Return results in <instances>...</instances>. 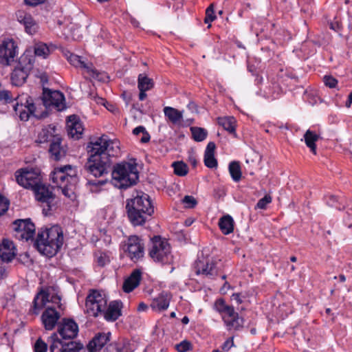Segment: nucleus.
<instances>
[{"instance_id":"nucleus-55","label":"nucleus","mask_w":352,"mask_h":352,"mask_svg":"<svg viewBox=\"0 0 352 352\" xmlns=\"http://www.w3.org/2000/svg\"><path fill=\"white\" fill-rule=\"evenodd\" d=\"M215 148V144L213 142H210L206 146L204 155H214Z\"/></svg>"},{"instance_id":"nucleus-39","label":"nucleus","mask_w":352,"mask_h":352,"mask_svg":"<svg viewBox=\"0 0 352 352\" xmlns=\"http://www.w3.org/2000/svg\"><path fill=\"white\" fill-rule=\"evenodd\" d=\"M193 139L196 142H201L207 137V131L204 128L193 126L190 128Z\"/></svg>"},{"instance_id":"nucleus-17","label":"nucleus","mask_w":352,"mask_h":352,"mask_svg":"<svg viewBox=\"0 0 352 352\" xmlns=\"http://www.w3.org/2000/svg\"><path fill=\"white\" fill-rule=\"evenodd\" d=\"M222 320L229 331H239L243 327V318L239 317V314L234 311L232 306H230L228 311L223 313Z\"/></svg>"},{"instance_id":"nucleus-61","label":"nucleus","mask_w":352,"mask_h":352,"mask_svg":"<svg viewBox=\"0 0 352 352\" xmlns=\"http://www.w3.org/2000/svg\"><path fill=\"white\" fill-rule=\"evenodd\" d=\"M144 131H146V129L143 126H139L133 130V133L138 135L140 133H143Z\"/></svg>"},{"instance_id":"nucleus-32","label":"nucleus","mask_w":352,"mask_h":352,"mask_svg":"<svg viewBox=\"0 0 352 352\" xmlns=\"http://www.w3.org/2000/svg\"><path fill=\"white\" fill-rule=\"evenodd\" d=\"M236 120L234 117H223L218 118V124L230 133L236 137Z\"/></svg>"},{"instance_id":"nucleus-35","label":"nucleus","mask_w":352,"mask_h":352,"mask_svg":"<svg viewBox=\"0 0 352 352\" xmlns=\"http://www.w3.org/2000/svg\"><path fill=\"white\" fill-rule=\"evenodd\" d=\"M55 132V127H52L49 126L48 129H43L38 135V140L40 143H44L47 142H52V140L55 136H58V135H54L53 133Z\"/></svg>"},{"instance_id":"nucleus-49","label":"nucleus","mask_w":352,"mask_h":352,"mask_svg":"<svg viewBox=\"0 0 352 352\" xmlns=\"http://www.w3.org/2000/svg\"><path fill=\"white\" fill-rule=\"evenodd\" d=\"M182 202L186 205V207L188 208H193L197 204L196 199L190 195L184 196L182 199Z\"/></svg>"},{"instance_id":"nucleus-56","label":"nucleus","mask_w":352,"mask_h":352,"mask_svg":"<svg viewBox=\"0 0 352 352\" xmlns=\"http://www.w3.org/2000/svg\"><path fill=\"white\" fill-rule=\"evenodd\" d=\"M234 346L233 338L228 339L223 344L222 349L225 351H228L232 346Z\"/></svg>"},{"instance_id":"nucleus-21","label":"nucleus","mask_w":352,"mask_h":352,"mask_svg":"<svg viewBox=\"0 0 352 352\" xmlns=\"http://www.w3.org/2000/svg\"><path fill=\"white\" fill-rule=\"evenodd\" d=\"M62 138L60 136H55L50 144L49 153L50 158L59 161L66 156L67 148L62 144Z\"/></svg>"},{"instance_id":"nucleus-59","label":"nucleus","mask_w":352,"mask_h":352,"mask_svg":"<svg viewBox=\"0 0 352 352\" xmlns=\"http://www.w3.org/2000/svg\"><path fill=\"white\" fill-rule=\"evenodd\" d=\"M328 197L329 199L327 200V204L330 206H336L335 204L338 201L337 197L334 195H329Z\"/></svg>"},{"instance_id":"nucleus-62","label":"nucleus","mask_w":352,"mask_h":352,"mask_svg":"<svg viewBox=\"0 0 352 352\" xmlns=\"http://www.w3.org/2000/svg\"><path fill=\"white\" fill-rule=\"evenodd\" d=\"M122 96L123 99L125 100L126 104L128 105L131 101V94L127 93L126 91H123V93L122 94Z\"/></svg>"},{"instance_id":"nucleus-13","label":"nucleus","mask_w":352,"mask_h":352,"mask_svg":"<svg viewBox=\"0 0 352 352\" xmlns=\"http://www.w3.org/2000/svg\"><path fill=\"white\" fill-rule=\"evenodd\" d=\"M41 100L46 108L54 107L58 111H63L66 108L65 96L59 91H52L44 88Z\"/></svg>"},{"instance_id":"nucleus-5","label":"nucleus","mask_w":352,"mask_h":352,"mask_svg":"<svg viewBox=\"0 0 352 352\" xmlns=\"http://www.w3.org/2000/svg\"><path fill=\"white\" fill-rule=\"evenodd\" d=\"M111 171L113 183L119 188L126 189L133 186L139 177L136 164L126 162L116 164Z\"/></svg>"},{"instance_id":"nucleus-40","label":"nucleus","mask_w":352,"mask_h":352,"mask_svg":"<svg viewBox=\"0 0 352 352\" xmlns=\"http://www.w3.org/2000/svg\"><path fill=\"white\" fill-rule=\"evenodd\" d=\"M14 109L16 113L19 114L20 119L23 121H27L31 115L28 110L24 108L22 104L20 105L17 104L14 106Z\"/></svg>"},{"instance_id":"nucleus-26","label":"nucleus","mask_w":352,"mask_h":352,"mask_svg":"<svg viewBox=\"0 0 352 352\" xmlns=\"http://www.w3.org/2000/svg\"><path fill=\"white\" fill-rule=\"evenodd\" d=\"M15 248L12 241L3 239L0 244V259L3 262L9 263L16 256Z\"/></svg>"},{"instance_id":"nucleus-51","label":"nucleus","mask_w":352,"mask_h":352,"mask_svg":"<svg viewBox=\"0 0 352 352\" xmlns=\"http://www.w3.org/2000/svg\"><path fill=\"white\" fill-rule=\"evenodd\" d=\"M272 197L270 195H265L264 197L258 200L256 208L260 209H265L268 204L271 203Z\"/></svg>"},{"instance_id":"nucleus-42","label":"nucleus","mask_w":352,"mask_h":352,"mask_svg":"<svg viewBox=\"0 0 352 352\" xmlns=\"http://www.w3.org/2000/svg\"><path fill=\"white\" fill-rule=\"evenodd\" d=\"M216 19V15L214 14V5L210 4L206 10V16L204 19V22L206 23H208V28L211 27L210 23L214 21Z\"/></svg>"},{"instance_id":"nucleus-22","label":"nucleus","mask_w":352,"mask_h":352,"mask_svg":"<svg viewBox=\"0 0 352 352\" xmlns=\"http://www.w3.org/2000/svg\"><path fill=\"white\" fill-rule=\"evenodd\" d=\"M67 125L68 127V135L74 139L79 140L84 130L79 118L76 115L69 116Z\"/></svg>"},{"instance_id":"nucleus-3","label":"nucleus","mask_w":352,"mask_h":352,"mask_svg":"<svg viewBox=\"0 0 352 352\" xmlns=\"http://www.w3.org/2000/svg\"><path fill=\"white\" fill-rule=\"evenodd\" d=\"M64 241L62 229L54 226L38 232L34 246L43 255L47 257L55 256L61 248Z\"/></svg>"},{"instance_id":"nucleus-7","label":"nucleus","mask_w":352,"mask_h":352,"mask_svg":"<svg viewBox=\"0 0 352 352\" xmlns=\"http://www.w3.org/2000/svg\"><path fill=\"white\" fill-rule=\"evenodd\" d=\"M148 255L153 261L162 264H168L173 261L170 245L165 239L154 236L151 239Z\"/></svg>"},{"instance_id":"nucleus-6","label":"nucleus","mask_w":352,"mask_h":352,"mask_svg":"<svg viewBox=\"0 0 352 352\" xmlns=\"http://www.w3.org/2000/svg\"><path fill=\"white\" fill-rule=\"evenodd\" d=\"M34 64V57L30 49H28L20 56L16 66L11 73V82L15 86L23 85L32 69Z\"/></svg>"},{"instance_id":"nucleus-50","label":"nucleus","mask_w":352,"mask_h":352,"mask_svg":"<svg viewBox=\"0 0 352 352\" xmlns=\"http://www.w3.org/2000/svg\"><path fill=\"white\" fill-rule=\"evenodd\" d=\"M9 200L0 195V216L4 214L9 207Z\"/></svg>"},{"instance_id":"nucleus-38","label":"nucleus","mask_w":352,"mask_h":352,"mask_svg":"<svg viewBox=\"0 0 352 352\" xmlns=\"http://www.w3.org/2000/svg\"><path fill=\"white\" fill-rule=\"evenodd\" d=\"M172 166L174 168V173L177 176L183 177L188 173L187 164L182 161L174 162L172 164Z\"/></svg>"},{"instance_id":"nucleus-8","label":"nucleus","mask_w":352,"mask_h":352,"mask_svg":"<svg viewBox=\"0 0 352 352\" xmlns=\"http://www.w3.org/2000/svg\"><path fill=\"white\" fill-rule=\"evenodd\" d=\"M52 190L53 188L50 185L42 183L33 190L35 199L43 208V213L45 215H47L52 211V204L55 199V195Z\"/></svg>"},{"instance_id":"nucleus-33","label":"nucleus","mask_w":352,"mask_h":352,"mask_svg":"<svg viewBox=\"0 0 352 352\" xmlns=\"http://www.w3.org/2000/svg\"><path fill=\"white\" fill-rule=\"evenodd\" d=\"M32 52V54L35 58L36 56H41L44 58H47L50 54V50L47 44L38 42L36 43L34 45L33 50H30Z\"/></svg>"},{"instance_id":"nucleus-57","label":"nucleus","mask_w":352,"mask_h":352,"mask_svg":"<svg viewBox=\"0 0 352 352\" xmlns=\"http://www.w3.org/2000/svg\"><path fill=\"white\" fill-rule=\"evenodd\" d=\"M25 4L31 6H36L41 3H43L45 0H24Z\"/></svg>"},{"instance_id":"nucleus-27","label":"nucleus","mask_w":352,"mask_h":352,"mask_svg":"<svg viewBox=\"0 0 352 352\" xmlns=\"http://www.w3.org/2000/svg\"><path fill=\"white\" fill-rule=\"evenodd\" d=\"M142 279V272L136 269L132 272L130 276L124 281L122 289L126 293L131 292L136 288Z\"/></svg>"},{"instance_id":"nucleus-9","label":"nucleus","mask_w":352,"mask_h":352,"mask_svg":"<svg viewBox=\"0 0 352 352\" xmlns=\"http://www.w3.org/2000/svg\"><path fill=\"white\" fill-rule=\"evenodd\" d=\"M107 300L97 290H92L86 298V312L91 316L97 317L106 309Z\"/></svg>"},{"instance_id":"nucleus-53","label":"nucleus","mask_w":352,"mask_h":352,"mask_svg":"<svg viewBox=\"0 0 352 352\" xmlns=\"http://www.w3.org/2000/svg\"><path fill=\"white\" fill-rule=\"evenodd\" d=\"M24 108L25 109H27L28 110V111L32 114V115H34L35 116H36L34 113H35V111H36V104L35 103L33 102V100L31 98H29L28 99H27L26 100V105L24 106Z\"/></svg>"},{"instance_id":"nucleus-29","label":"nucleus","mask_w":352,"mask_h":352,"mask_svg":"<svg viewBox=\"0 0 352 352\" xmlns=\"http://www.w3.org/2000/svg\"><path fill=\"white\" fill-rule=\"evenodd\" d=\"M320 136L316 132L308 129L304 134L305 142L311 152L316 155V142L319 140Z\"/></svg>"},{"instance_id":"nucleus-37","label":"nucleus","mask_w":352,"mask_h":352,"mask_svg":"<svg viewBox=\"0 0 352 352\" xmlns=\"http://www.w3.org/2000/svg\"><path fill=\"white\" fill-rule=\"evenodd\" d=\"M229 172L231 175L232 179L238 182L241 179V166L239 162H232L229 164Z\"/></svg>"},{"instance_id":"nucleus-64","label":"nucleus","mask_w":352,"mask_h":352,"mask_svg":"<svg viewBox=\"0 0 352 352\" xmlns=\"http://www.w3.org/2000/svg\"><path fill=\"white\" fill-rule=\"evenodd\" d=\"M139 90H140L139 100L140 101H142L146 98L147 95L146 94V91H147L148 90H146L145 89H139Z\"/></svg>"},{"instance_id":"nucleus-31","label":"nucleus","mask_w":352,"mask_h":352,"mask_svg":"<svg viewBox=\"0 0 352 352\" xmlns=\"http://www.w3.org/2000/svg\"><path fill=\"white\" fill-rule=\"evenodd\" d=\"M164 115L174 124L180 123L183 119L182 112L177 109L170 107H166L164 109Z\"/></svg>"},{"instance_id":"nucleus-10","label":"nucleus","mask_w":352,"mask_h":352,"mask_svg":"<svg viewBox=\"0 0 352 352\" xmlns=\"http://www.w3.org/2000/svg\"><path fill=\"white\" fill-rule=\"evenodd\" d=\"M14 175L18 184L25 188L33 190L41 184L40 174L33 169L20 168L15 172Z\"/></svg>"},{"instance_id":"nucleus-54","label":"nucleus","mask_w":352,"mask_h":352,"mask_svg":"<svg viewBox=\"0 0 352 352\" xmlns=\"http://www.w3.org/2000/svg\"><path fill=\"white\" fill-rule=\"evenodd\" d=\"M109 258L105 253H100V255L97 256V263L101 267L104 266L107 263H109Z\"/></svg>"},{"instance_id":"nucleus-15","label":"nucleus","mask_w":352,"mask_h":352,"mask_svg":"<svg viewBox=\"0 0 352 352\" xmlns=\"http://www.w3.org/2000/svg\"><path fill=\"white\" fill-rule=\"evenodd\" d=\"M78 333L77 323L71 318H63L58 324L57 335L60 337V340L66 342L67 340H73Z\"/></svg>"},{"instance_id":"nucleus-34","label":"nucleus","mask_w":352,"mask_h":352,"mask_svg":"<svg viewBox=\"0 0 352 352\" xmlns=\"http://www.w3.org/2000/svg\"><path fill=\"white\" fill-rule=\"evenodd\" d=\"M135 349L134 343L128 340H122L115 344L116 352H133Z\"/></svg>"},{"instance_id":"nucleus-20","label":"nucleus","mask_w":352,"mask_h":352,"mask_svg":"<svg viewBox=\"0 0 352 352\" xmlns=\"http://www.w3.org/2000/svg\"><path fill=\"white\" fill-rule=\"evenodd\" d=\"M16 17L17 21L24 26L26 33L33 35L38 31V25L30 13L19 10L16 12Z\"/></svg>"},{"instance_id":"nucleus-41","label":"nucleus","mask_w":352,"mask_h":352,"mask_svg":"<svg viewBox=\"0 0 352 352\" xmlns=\"http://www.w3.org/2000/svg\"><path fill=\"white\" fill-rule=\"evenodd\" d=\"M43 305H41V302L38 300V296H34L32 306L29 310V314L32 315H38L40 311L44 308Z\"/></svg>"},{"instance_id":"nucleus-25","label":"nucleus","mask_w":352,"mask_h":352,"mask_svg":"<svg viewBox=\"0 0 352 352\" xmlns=\"http://www.w3.org/2000/svg\"><path fill=\"white\" fill-rule=\"evenodd\" d=\"M68 61L74 67L85 69L93 78L99 79L100 73L95 69L91 64H87L78 55L70 54L67 57Z\"/></svg>"},{"instance_id":"nucleus-44","label":"nucleus","mask_w":352,"mask_h":352,"mask_svg":"<svg viewBox=\"0 0 352 352\" xmlns=\"http://www.w3.org/2000/svg\"><path fill=\"white\" fill-rule=\"evenodd\" d=\"M35 296L38 297V300L41 302V305H43L44 307H45L47 302H50V293L47 289H41Z\"/></svg>"},{"instance_id":"nucleus-45","label":"nucleus","mask_w":352,"mask_h":352,"mask_svg":"<svg viewBox=\"0 0 352 352\" xmlns=\"http://www.w3.org/2000/svg\"><path fill=\"white\" fill-rule=\"evenodd\" d=\"M205 166L210 168H216L217 166V160L214 157V155H204Z\"/></svg>"},{"instance_id":"nucleus-4","label":"nucleus","mask_w":352,"mask_h":352,"mask_svg":"<svg viewBox=\"0 0 352 352\" xmlns=\"http://www.w3.org/2000/svg\"><path fill=\"white\" fill-rule=\"evenodd\" d=\"M51 179L57 187L61 188L62 193L67 198L73 200L76 197V185L78 177L72 166L66 165L55 168L51 175Z\"/></svg>"},{"instance_id":"nucleus-1","label":"nucleus","mask_w":352,"mask_h":352,"mask_svg":"<svg viewBox=\"0 0 352 352\" xmlns=\"http://www.w3.org/2000/svg\"><path fill=\"white\" fill-rule=\"evenodd\" d=\"M89 157L85 169L96 177H104L111 171V157L120 153V142L102 135L87 146Z\"/></svg>"},{"instance_id":"nucleus-52","label":"nucleus","mask_w":352,"mask_h":352,"mask_svg":"<svg viewBox=\"0 0 352 352\" xmlns=\"http://www.w3.org/2000/svg\"><path fill=\"white\" fill-rule=\"evenodd\" d=\"M13 96L8 90L0 91V100L4 101L6 103H10L12 102Z\"/></svg>"},{"instance_id":"nucleus-43","label":"nucleus","mask_w":352,"mask_h":352,"mask_svg":"<svg viewBox=\"0 0 352 352\" xmlns=\"http://www.w3.org/2000/svg\"><path fill=\"white\" fill-rule=\"evenodd\" d=\"M230 305H228L226 303V301L223 298L217 299L214 302V309L217 311H218L221 316L226 311H228V309Z\"/></svg>"},{"instance_id":"nucleus-11","label":"nucleus","mask_w":352,"mask_h":352,"mask_svg":"<svg viewBox=\"0 0 352 352\" xmlns=\"http://www.w3.org/2000/svg\"><path fill=\"white\" fill-rule=\"evenodd\" d=\"M14 236L19 240L33 241L36 227L30 219H16L12 223Z\"/></svg>"},{"instance_id":"nucleus-14","label":"nucleus","mask_w":352,"mask_h":352,"mask_svg":"<svg viewBox=\"0 0 352 352\" xmlns=\"http://www.w3.org/2000/svg\"><path fill=\"white\" fill-rule=\"evenodd\" d=\"M50 352H80L83 349V345L77 342H65L60 340L57 333H53L50 337Z\"/></svg>"},{"instance_id":"nucleus-12","label":"nucleus","mask_w":352,"mask_h":352,"mask_svg":"<svg viewBox=\"0 0 352 352\" xmlns=\"http://www.w3.org/2000/svg\"><path fill=\"white\" fill-rule=\"evenodd\" d=\"M18 54V46L12 38H4L0 44V64L10 65Z\"/></svg>"},{"instance_id":"nucleus-60","label":"nucleus","mask_w":352,"mask_h":352,"mask_svg":"<svg viewBox=\"0 0 352 352\" xmlns=\"http://www.w3.org/2000/svg\"><path fill=\"white\" fill-rule=\"evenodd\" d=\"M142 134H143V135H142V137L140 139V142L142 143H147V142H148L149 140H150V138H151V136H150L149 133L146 131Z\"/></svg>"},{"instance_id":"nucleus-18","label":"nucleus","mask_w":352,"mask_h":352,"mask_svg":"<svg viewBox=\"0 0 352 352\" xmlns=\"http://www.w3.org/2000/svg\"><path fill=\"white\" fill-rule=\"evenodd\" d=\"M195 269L197 274H201L211 278L218 274L216 263L208 258L198 259L195 263Z\"/></svg>"},{"instance_id":"nucleus-48","label":"nucleus","mask_w":352,"mask_h":352,"mask_svg":"<svg viewBox=\"0 0 352 352\" xmlns=\"http://www.w3.org/2000/svg\"><path fill=\"white\" fill-rule=\"evenodd\" d=\"M34 352H47V344L41 338H38L34 344Z\"/></svg>"},{"instance_id":"nucleus-23","label":"nucleus","mask_w":352,"mask_h":352,"mask_svg":"<svg viewBox=\"0 0 352 352\" xmlns=\"http://www.w3.org/2000/svg\"><path fill=\"white\" fill-rule=\"evenodd\" d=\"M122 303L120 300L111 301L109 306L102 314L104 319L109 322H114L117 320L122 315Z\"/></svg>"},{"instance_id":"nucleus-58","label":"nucleus","mask_w":352,"mask_h":352,"mask_svg":"<svg viewBox=\"0 0 352 352\" xmlns=\"http://www.w3.org/2000/svg\"><path fill=\"white\" fill-rule=\"evenodd\" d=\"M50 302L57 304L59 309H62V304L60 303V297L56 295L52 296L50 298Z\"/></svg>"},{"instance_id":"nucleus-24","label":"nucleus","mask_w":352,"mask_h":352,"mask_svg":"<svg viewBox=\"0 0 352 352\" xmlns=\"http://www.w3.org/2000/svg\"><path fill=\"white\" fill-rule=\"evenodd\" d=\"M111 333H98L87 344L89 352H98L110 340Z\"/></svg>"},{"instance_id":"nucleus-47","label":"nucleus","mask_w":352,"mask_h":352,"mask_svg":"<svg viewBox=\"0 0 352 352\" xmlns=\"http://www.w3.org/2000/svg\"><path fill=\"white\" fill-rule=\"evenodd\" d=\"M323 82L325 86L331 89L336 88L338 82L336 78L330 75H325L323 77Z\"/></svg>"},{"instance_id":"nucleus-30","label":"nucleus","mask_w":352,"mask_h":352,"mask_svg":"<svg viewBox=\"0 0 352 352\" xmlns=\"http://www.w3.org/2000/svg\"><path fill=\"white\" fill-rule=\"evenodd\" d=\"M219 226L224 234H229L234 230V220L229 214L223 216L219 221Z\"/></svg>"},{"instance_id":"nucleus-2","label":"nucleus","mask_w":352,"mask_h":352,"mask_svg":"<svg viewBox=\"0 0 352 352\" xmlns=\"http://www.w3.org/2000/svg\"><path fill=\"white\" fill-rule=\"evenodd\" d=\"M126 210L129 221L133 226H143L154 213L149 195L137 192L133 198L126 200Z\"/></svg>"},{"instance_id":"nucleus-19","label":"nucleus","mask_w":352,"mask_h":352,"mask_svg":"<svg viewBox=\"0 0 352 352\" xmlns=\"http://www.w3.org/2000/svg\"><path fill=\"white\" fill-rule=\"evenodd\" d=\"M60 318V314L53 307L49 306L43 312L41 319L42 324L47 331H51L58 326V321Z\"/></svg>"},{"instance_id":"nucleus-16","label":"nucleus","mask_w":352,"mask_h":352,"mask_svg":"<svg viewBox=\"0 0 352 352\" xmlns=\"http://www.w3.org/2000/svg\"><path fill=\"white\" fill-rule=\"evenodd\" d=\"M126 250L128 256L131 260L136 262L144 256V244L142 239L138 236H131L129 237L126 243Z\"/></svg>"},{"instance_id":"nucleus-36","label":"nucleus","mask_w":352,"mask_h":352,"mask_svg":"<svg viewBox=\"0 0 352 352\" xmlns=\"http://www.w3.org/2000/svg\"><path fill=\"white\" fill-rule=\"evenodd\" d=\"M154 86V82L152 78H148L144 74L138 75V89H145L146 90L151 89Z\"/></svg>"},{"instance_id":"nucleus-28","label":"nucleus","mask_w":352,"mask_h":352,"mask_svg":"<svg viewBox=\"0 0 352 352\" xmlns=\"http://www.w3.org/2000/svg\"><path fill=\"white\" fill-rule=\"evenodd\" d=\"M171 296L169 293L162 292L153 299L151 306L153 309L162 311L166 309L169 306Z\"/></svg>"},{"instance_id":"nucleus-63","label":"nucleus","mask_w":352,"mask_h":352,"mask_svg":"<svg viewBox=\"0 0 352 352\" xmlns=\"http://www.w3.org/2000/svg\"><path fill=\"white\" fill-rule=\"evenodd\" d=\"M232 300H236L238 304H241L243 302V300L241 299L240 293L233 294L232 296Z\"/></svg>"},{"instance_id":"nucleus-46","label":"nucleus","mask_w":352,"mask_h":352,"mask_svg":"<svg viewBox=\"0 0 352 352\" xmlns=\"http://www.w3.org/2000/svg\"><path fill=\"white\" fill-rule=\"evenodd\" d=\"M175 349L178 352H186L192 350V344L189 341L185 340L176 344Z\"/></svg>"}]
</instances>
